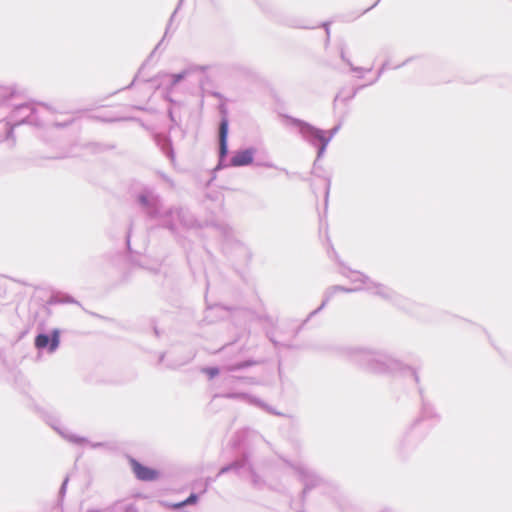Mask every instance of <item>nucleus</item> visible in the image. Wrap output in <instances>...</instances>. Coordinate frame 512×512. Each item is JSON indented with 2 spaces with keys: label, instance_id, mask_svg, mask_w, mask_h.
<instances>
[{
  "label": "nucleus",
  "instance_id": "3c124183",
  "mask_svg": "<svg viewBox=\"0 0 512 512\" xmlns=\"http://www.w3.org/2000/svg\"><path fill=\"white\" fill-rule=\"evenodd\" d=\"M302 28L304 29H309L310 27L309 26H301Z\"/></svg>",
  "mask_w": 512,
  "mask_h": 512
},
{
  "label": "nucleus",
  "instance_id": "6ab92c4d",
  "mask_svg": "<svg viewBox=\"0 0 512 512\" xmlns=\"http://www.w3.org/2000/svg\"><path fill=\"white\" fill-rule=\"evenodd\" d=\"M249 438H259L262 439V437L258 434H256L254 431H251L249 429L242 430L236 433L235 438L233 440V445L235 447H240L244 445V442L246 439Z\"/></svg>",
  "mask_w": 512,
  "mask_h": 512
},
{
  "label": "nucleus",
  "instance_id": "c9c22d12",
  "mask_svg": "<svg viewBox=\"0 0 512 512\" xmlns=\"http://www.w3.org/2000/svg\"><path fill=\"white\" fill-rule=\"evenodd\" d=\"M269 339L273 343L275 348H278V347H290L289 345L280 343L279 341L275 340L272 336H269Z\"/></svg>",
  "mask_w": 512,
  "mask_h": 512
},
{
  "label": "nucleus",
  "instance_id": "c85d7f7f",
  "mask_svg": "<svg viewBox=\"0 0 512 512\" xmlns=\"http://www.w3.org/2000/svg\"><path fill=\"white\" fill-rule=\"evenodd\" d=\"M175 13H176V11H175L173 14H175ZM173 17H174V15H172V16H171V18H170V21H169V24H168V26H167V28H166V31H165L164 37H163V38L161 39V41L156 45L155 49L151 52L150 57H152V56L154 55V53H155V52H156V51L161 47V45L163 44L164 39H165V37H166V36H167V34H168V31H169V28H170L171 22H172V20H173Z\"/></svg>",
  "mask_w": 512,
  "mask_h": 512
},
{
  "label": "nucleus",
  "instance_id": "7ed1b4c3",
  "mask_svg": "<svg viewBox=\"0 0 512 512\" xmlns=\"http://www.w3.org/2000/svg\"><path fill=\"white\" fill-rule=\"evenodd\" d=\"M159 226L169 230L172 234L178 233V227L192 229L198 227V220L185 207L171 206L161 212L157 219Z\"/></svg>",
  "mask_w": 512,
  "mask_h": 512
},
{
  "label": "nucleus",
  "instance_id": "f704fd0d",
  "mask_svg": "<svg viewBox=\"0 0 512 512\" xmlns=\"http://www.w3.org/2000/svg\"><path fill=\"white\" fill-rule=\"evenodd\" d=\"M340 57L341 59L347 64V65H351V61L349 58L346 57L345 55V49L344 47L341 48L340 50Z\"/></svg>",
  "mask_w": 512,
  "mask_h": 512
},
{
  "label": "nucleus",
  "instance_id": "de8ad7c7",
  "mask_svg": "<svg viewBox=\"0 0 512 512\" xmlns=\"http://www.w3.org/2000/svg\"><path fill=\"white\" fill-rule=\"evenodd\" d=\"M164 357H165V354H164V353H163V354H161V355H160V358H159V361H160V362H163Z\"/></svg>",
  "mask_w": 512,
  "mask_h": 512
},
{
  "label": "nucleus",
  "instance_id": "f257e3e1",
  "mask_svg": "<svg viewBox=\"0 0 512 512\" xmlns=\"http://www.w3.org/2000/svg\"><path fill=\"white\" fill-rule=\"evenodd\" d=\"M362 289H365L369 291L370 293L377 295L381 297L382 299L390 302L392 305L396 306L397 308L404 310L405 312L412 314L414 316H421V311L424 309V306L414 303L411 300L405 298L404 296L397 293L392 288L378 282H374L371 280L370 285L367 287L362 286H355L353 288H348L341 285H334L328 287L324 292V298L321 303V305L315 309L314 311L310 312L307 319L305 321H308L310 318L315 316L317 313H319L334 297V295L338 292H344V293H352L357 292Z\"/></svg>",
  "mask_w": 512,
  "mask_h": 512
},
{
  "label": "nucleus",
  "instance_id": "20e7f679",
  "mask_svg": "<svg viewBox=\"0 0 512 512\" xmlns=\"http://www.w3.org/2000/svg\"><path fill=\"white\" fill-rule=\"evenodd\" d=\"M419 394L421 397V409L420 415L418 418L414 420L411 424L409 430L405 433V436L400 444V449L402 453H405L408 448H413L420 441V438H416L414 435V430L423 422V421H438L439 415L435 411L433 405L424 397L423 390L419 387Z\"/></svg>",
  "mask_w": 512,
  "mask_h": 512
},
{
  "label": "nucleus",
  "instance_id": "ddd939ff",
  "mask_svg": "<svg viewBox=\"0 0 512 512\" xmlns=\"http://www.w3.org/2000/svg\"><path fill=\"white\" fill-rule=\"evenodd\" d=\"M47 423L65 440L76 445L90 444L92 448L104 447L103 442H89L85 437L78 436L69 432L67 429L60 426V421L56 417H49Z\"/></svg>",
  "mask_w": 512,
  "mask_h": 512
},
{
  "label": "nucleus",
  "instance_id": "37998d69",
  "mask_svg": "<svg viewBox=\"0 0 512 512\" xmlns=\"http://www.w3.org/2000/svg\"><path fill=\"white\" fill-rule=\"evenodd\" d=\"M126 241H127V247H128V249H130V232H128V234H127Z\"/></svg>",
  "mask_w": 512,
  "mask_h": 512
},
{
  "label": "nucleus",
  "instance_id": "ea45409f",
  "mask_svg": "<svg viewBox=\"0 0 512 512\" xmlns=\"http://www.w3.org/2000/svg\"><path fill=\"white\" fill-rule=\"evenodd\" d=\"M168 117H169L170 121H171L174 125H176V126H178V125H179V124L177 123V121H176V119H175V117H174L173 111H172L171 109H170V110H168Z\"/></svg>",
  "mask_w": 512,
  "mask_h": 512
},
{
  "label": "nucleus",
  "instance_id": "4c0bfd02",
  "mask_svg": "<svg viewBox=\"0 0 512 512\" xmlns=\"http://www.w3.org/2000/svg\"><path fill=\"white\" fill-rule=\"evenodd\" d=\"M60 302H62V303H76V300L72 296H70V295H65V297L63 299H61Z\"/></svg>",
  "mask_w": 512,
  "mask_h": 512
},
{
  "label": "nucleus",
  "instance_id": "4be33fe9",
  "mask_svg": "<svg viewBox=\"0 0 512 512\" xmlns=\"http://www.w3.org/2000/svg\"><path fill=\"white\" fill-rule=\"evenodd\" d=\"M253 405L265 410L266 412H268L270 414L277 415V416L282 415L280 412H277L273 407L269 406L268 404H266L264 401H262L261 399H259L257 397H255V399H253Z\"/></svg>",
  "mask_w": 512,
  "mask_h": 512
},
{
  "label": "nucleus",
  "instance_id": "f3484780",
  "mask_svg": "<svg viewBox=\"0 0 512 512\" xmlns=\"http://www.w3.org/2000/svg\"><path fill=\"white\" fill-rule=\"evenodd\" d=\"M340 127H341V125L338 124V125L334 126L332 129H330L329 131H325V143L319 149V155L316 157V159L313 163L312 173L316 174L315 171L318 167V161L323 157L328 144L333 139V137L338 133V131L340 130Z\"/></svg>",
  "mask_w": 512,
  "mask_h": 512
},
{
  "label": "nucleus",
  "instance_id": "0eeeda50",
  "mask_svg": "<svg viewBox=\"0 0 512 512\" xmlns=\"http://www.w3.org/2000/svg\"><path fill=\"white\" fill-rule=\"evenodd\" d=\"M249 459H250V452L246 449L243 450L241 455L238 458H236L230 464L223 466L219 470L218 476L228 473L230 471H233L239 475L242 474L244 471H247L250 475L252 485L258 489L262 488L264 485V481L254 471Z\"/></svg>",
  "mask_w": 512,
  "mask_h": 512
},
{
  "label": "nucleus",
  "instance_id": "49530a36",
  "mask_svg": "<svg viewBox=\"0 0 512 512\" xmlns=\"http://www.w3.org/2000/svg\"><path fill=\"white\" fill-rule=\"evenodd\" d=\"M264 166L268 167V168H273L274 167V165L272 163H265Z\"/></svg>",
  "mask_w": 512,
  "mask_h": 512
},
{
  "label": "nucleus",
  "instance_id": "c756f323",
  "mask_svg": "<svg viewBox=\"0 0 512 512\" xmlns=\"http://www.w3.org/2000/svg\"><path fill=\"white\" fill-rule=\"evenodd\" d=\"M389 68V62L388 61H385L382 66L379 68V70L377 71V75H376V78L370 83V84H374L375 82L378 81V79L382 76V74L384 73L385 70H387Z\"/></svg>",
  "mask_w": 512,
  "mask_h": 512
},
{
  "label": "nucleus",
  "instance_id": "9b49d317",
  "mask_svg": "<svg viewBox=\"0 0 512 512\" xmlns=\"http://www.w3.org/2000/svg\"><path fill=\"white\" fill-rule=\"evenodd\" d=\"M216 228L224 238V249L226 251H230L235 248L236 251L243 253L246 259H250L251 253L249 249L236 239L235 232L232 227L228 224L221 223L216 225Z\"/></svg>",
  "mask_w": 512,
  "mask_h": 512
},
{
  "label": "nucleus",
  "instance_id": "393cba45",
  "mask_svg": "<svg viewBox=\"0 0 512 512\" xmlns=\"http://www.w3.org/2000/svg\"><path fill=\"white\" fill-rule=\"evenodd\" d=\"M13 92L4 87H0V105L5 104L9 98L12 96Z\"/></svg>",
  "mask_w": 512,
  "mask_h": 512
},
{
  "label": "nucleus",
  "instance_id": "f8f14e48",
  "mask_svg": "<svg viewBox=\"0 0 512 512\" xmlns=\"http://www.w3.org/2000/svg\"><path fill=\"white\" fill-rule=\"evenodd\" d=\"M209 69L207 65L189 64L186 68L178 73H165L164 77L167 78L166 90L171 93L174 88L183 80L195 73H205Z\"/></svg>",
  "mask_w": 512,
  "mask_h": 512
},
{
  "label": "nucleus",
  "instance_id": "e433bc0d",
  "mask_svg": "<svg viewBox=\"0 0 512 512\" xmlns=\"http://www.w3.org/2000/svg\"><path fill=\"white\" fill-rule=\"evenodd\" d=\"M407 370H408V372L411 374V376L413 377L414 381H415L416 383H419V376H418V374H417L416 370H415V369H412V368H407Z\"/></svg>",
  "mask_w": 512,
  "mask_h": 512
},
{
  "label": "nucleus",
  "instance_id": "a878e982",
  "mask_svg": "<svg viewBox=\"0 0 512 512\" xmlns=\"http://www.w3.org/2000/svg\"><path fill=\"white\" fill-rule=\"evenodd\" d=\"M162 150L167 157H169L171 159L174 158V150H173L172 143L170 140L165 141V143L162 146Z\"/></svg>",
  "mask_w": 512,
  "mask_h": 512
},
{
  "label": "nucleus",
  "instance_id": "4468645a",
  "mask_svg": "<svg viewBox=\"0 0 512 512\" xmlns=\"http://www.w3.org/2000/svg\"><path fill=\"white\" fill-rule=\"evenodd\" d=\"M60 344V330L53 329L51 333L41 332L35 336L34 345L38 350H46L49 353L55 352Z\"/></svg>",
  "mask_w": 512,
  "mask_h": 512
},
{
  "label": "nucleus",
  "instance_id": "2f4dec72",
  "mask_svg": "<svg viewBox=\"0 0 512 512\" xmlns=\"http://www.w3.org/2000/svg\"><path fill=\"white\" fill-rule=\"evenodd\" d=\"M130 507L128 506H121V505H115L113 506L108 512H129Z\"/></svg>",
  "mask_w": 512,
  "mask_h": 512
},
{
  "label": "nucleus",
  "instance_id": "bb28decb",
  "mask_svg": "<svg viewBox=\"0 0 512 512\" xmlns=\"http://www.w3.org/2000/svg\"><path fill=\"white\" fill-rule=\"evenodd\" d=\"M198 495L195 493H191L183 502L179 503V506H187V505H193L198 501Z\"/></svg>",
  "mask_w": 512,
  "mask_h": 512
},
{
  "label": "nucleus",
  "instance_id": "473e14b6",
  "mask_svg": "<svg viewBox=\"0 0 512 512\" xmlns=\"http://www.w3.org/2000/svg\"><path fill=\"white\" fill-rule=\"evenodd\" d=\"M321 26L325 29L326 32V45H328L330 41V22H323Z\"/></svg>",
  "mask_w": 512,
  "mask_h": 512
},
{
  "label": "nucleus",
  "instance_id": "09e8293b",
  "mask_svg": "<svg viewBox=\"0 0 512 512\" xmlns=\"http://www.w3.org/2000/svg\"><path fill=\"white\" fill-rule=\"evenodd\" d=\"M154 332H155V334H156L157 336L159 335V331H158V329H157L156 327L154 328Z\"/></svg>",
  "mask_w": 512,
  "mask_h": 512
},
{
  "label": "nucleus",
  "instance_id": "a18cd8bd",
  "mask_svg": "<svg viewBox=\"0 0 512 512\" xmlns=\"http://www.w3.org/2000/svg\"><path fill=\"white\" fill-rule=\"evenodd\" d=\"M39 105L43 106L44 108H46V109H48V110H50V109H51V107H49V106H48L47 104H45V103H39Z\"/></svg>",
  "mask_w": 512,
  "mask_h": 512
},
{
  "label": "nucleus",
  "instance_id": "9d476101",
  "mask_svg": "<svg viewBox=\"0 0 512 512\" xmlns=\"http://www.w3.org/2000/svg\"><path fill=\"white\" fill-rule=\"evenodd\" d=\"M36 109L32 104L23 103L17 105L10 115V121L15 125L31 124L35 126L40 125V121L36 117Z\"/></svg>",
  "mask_w": 512,
  "mask_h": 512
},
{
  "label": "nucleus",
  "instance_id": "a211bd4d",
  "mask_svg": "<svg viewBox=\"0 0 512 512\" xmlns=\"http://www.w3.org/2000/svg\"><path fill=\"white\" fill-rule=\"evenodd\" d=\"M341 274L344 275L345 277H347L348 279H350L351 282H353V283L359 282L360 284L365 285V287L370 285V282H371V279L368 276H366L365 274H363L359 271L348 270L347 272L342 271Z\"/></svg>",
  "mask_w": 512,
  "mask_h": 512
},
{
  "label": "nucleus",
  "instance_id": "5701e85b",
  "mask_svg": "<svg viewBox=\"0 0 512 512\" xmlns=\"http://www.w3.org/2000/svg\"><path fill=\"white\" fill-rule=\"evenodd\" d=\"M68 482H69V477L66 476L60 486L59 493H58V498H59L58 501H59L60 505H62V503H63L64 497L66 494V490H67Z\"/></svg>",
  "mask_w": 512,
  "mask_h": 512
},
{
  "label": "nucleus",
  "instance_id": "7c9ffc66",
  "mask_svg": "<svg viewBox=\"0 0 512 512\" xmlns=\"http://www.w3.org/2000/svg\"><path fill=\"white\" fill-rule=\"evenodd\" d=\"M194 356H195V354H194V353H190V354L186 357V359H184V360H182V361H180V362H177V363H175V364H173V365H170V367H171V368H176V367L182 366V365H184V364L188 363L189 361H191V360L194 358Z\"/></svg>",
  "mask_w": 512,
  "mask_h": 512
},
{
  "label": "nucleus",
  "instance_id": "aec40b11",
  "mask_svg": "<svg viewBox=\"0 0 512 512\" xmlns=\"http://www.w3.org/2000/svg\"><path fill=\"white\" fill-rule=\"evenodd\" d=\"M217 397H223L226 399H239V400L246 401L252 405H253V399H255V396L250 395L245 392H228V393H224V394H215L213 396L214 399Z\"/></svg>",
  "mask_w": 512,
  "mask_h": 512
},
{
  "label": "nucleus",
  "instance_id": "b1692460",
  "mask_svg": "<svg viewBox=\"0 0 512 512\" xmlns=\"http://www.w3.org/2000/svg\"><path fill=\"white\" fill-rule=\"evenodd\" d=\"M17 126L18 125H15V123L12 121H8L6 123V139L7 140L11 139L13 142H15L14 129Z\"/></svg>",
  "mask_w": 512,
  "mask_h": 512
},
{
  "label": "nucleus",
  "instance_id": "1a4fd4ad",
  "mask_svg": "<svg viewBox=\"0 0 512 512\" xmlns=\"http://www.w3.org/2000/svg\"><path fill=\"white\" fill-rule=\"evenodd\" d=\"M137 203L150 220H157L162 212L163 203L160 195L150 189H144L137 195Z\"/></svg>",
  "mask_w": 512,
  "mask_h": 512
},
{
  "label": "nucleus",
  "instance_id": "6e6552de",
  "mask_svg": "<svg viewBox=\"0 0 512 512\" xmlns=\"http://www.w3.org/2000/svg\"><path fill=\"white\" fill-rule=\"evenodd\" d=\"M220 122L218 126V142H219V148H218V164L215 167L216 170L223 169L224 167H227L228 165L225 163L229 148H228V134H229V118H228V111L227 108L224 105L220 106Z\"/></svg>",
  "mask_w": 512,
  "mask_h": 512
},
{
  "label": "nucleus",
  "instance_id": "412c9836",
  "mask_svg": "<svg viewBox=\"0 0 512 512\" xmlns=\"http://www.w3.org/2000/svg\"><path fill=\"white\" fill-rule=\"evenodd\" d=\"M256 364H257V361L249 359V360L229 364L226 366V370L229 372H233V371L242 370V369L254 366Z\"/></svg>",
  "mask_w": 512,
  "mask_h": 512
},
{
  "label": "nucleus",
  "instance_id": "72a5a7b5",
  "mask_svg": "<svg viewBox=\"0 0 512 512\" xmlns=\"http://www.w3.org/2000/svg\"><path fill=\"white\" fill-rule=\"evenodd\" d=\"M349 67H350L351 71H353V72H363V71H365L364 68L358 67V66H354L352 63H351V65H349ZM371 70H372V68L366 69L367 72H369Z\"/></svg>",
  "mask_w": 512,
  "mask_h": 512
},
{
  "label": "nucleus",
  "instance_id": "79ce46f5",
  "mask_svg": "<svg viewBox=\"0 0 512 512\" xmlns=\"http://www.w3.org/2000/svg\"><path fill=\"white\" fill-rule=\"evenodd\" d=\"M409 61H410V59H407V60H405L404 62H402L401 64L394 66L393 68H394V69H398V68H400V67H402V66L406 65Z\"/></svg>",
  "mask_w": 512,
  "mask_h": 512
},
{
  "label": "nucleus",
  "instance_id": "dca6fc26",
  "mask_svg": "<svg viewBox=\"0 0 512 512\" xmlns=\"http://www.w3.org/2000/svg\"><path fill=\"white\" fill-rule=\"evenodd\" d=\"M256 149L254 147H248L243 150H238L231 157L229 166L232 167H245L253 163Z\"/></svg>",
  "mask_w": 512,
  "mask_h": 512
},
{
  "label": "nucleus",
  "instance_id": "2eb2a0df",
  "mask_svg": "<svg viewBox=\"0 0 512 512\" xmlns=\"http://www.w3.org/2000/svg\"><path fill=\"white\" fill-rule=\"evenodd\" d=\"M130 464L135 476L139 480L154 481L159 476V472L157 470L141 464L134 458H130Z\"/></svg>",
  "mask_w": 512,
  "mask_h": 512
},
{
  "label": "nucleus",
  "instance_id": "cd10ccee",
  "mask_svg": "<svg viewBox=\"0 0 512 512\" xmlns=\"http://www.w3.org/2000/svg\"><path fill=\"white\" fill-rule=\"evenodd\" d=\"M203 372L209 377V379H213L220 373V370L218 367H205L203 368Z\"/></svg>",
  "mask_w": 512,
  "mask_h": 512
},
{
  "label": "nucleus",
  "instance_id": "c03bdc74",
  "mask_svg": "<svg viewBox=\"0 0 512 512\" xmlns=\"http://www.w3.org/2000/svg\"><path fill=\"white\" fill-rule=\"evenodd\" d=\"M380 0H377L371 7H369L368 9H366L364 12H367L368 10L372 9L373 7H375L377 5V3L379 2Z\"/></svg>",
  "mask_w": 512,
  "mask_h": 512
},
{
  "label": "nucleus",
  "instance_id": "8fccbe9b",
  "mask_svg": "<svg viewBox=\"0 0 512 512\" xmlns=\"http://www.w3.org/2000/svg\"><path fill=\"white\" fill-rule=\"evenodd\" d=\"M134 81H135V79L132 81V83L130 85H128L127 88H131V86L133 85Z\"/></svg>",
  "mask_w": 512,
  "mask_h": 512
},
{
  "label": "nucleus",
  "instance_id": "39448f33",
  "mask_svg": "<svg viewBox=\"0 0 512 512\" xmlns=\"http://www.w3.org/2000/svg\"><path fill=\"white\" fill-rule=\"evenodd\" d=\"M284 119L287 121V125L297 129L303 140L316 148L317 157L320 147L325 143V130L290 115H284Z\"/></svg>",
  "mask_w": 512,
  "mask_h": 512
},
{
  "label": "nucleus",
  "instance_id": "58836bf2",
  "mask_svg": "<svg viewBox=\"0 0 512 512\" xmlns=\"http://www.w3.org/2000/svg\"><path fill=\"white\" fill-rule=\"evenodd\" d=\"M71 123H72V120L67 121V122H63V123H62V122H55L53 125H54L55 127H57V128H63V127L68 126V125H69V124H71Z\"/></svg>",
  "mask_w": 512,
  "mask_h": 512
},
{
  "label": "nucleus",
  "instance_id": "423d86ee",
  "mask_svg": "<svg viewBox=\"0 0 512 512\" xmlns=\"http://www.w3.org/2000/svg\"><path fill=\"white\" fill-rule=\"evenodd\" d=\"M291 467L298 475L299 481L304 488L301 493V500L304 501L307 493L313 488H321L323 491L328 487L327 481L320 477L315 470L303 463L291 464Z\"/></svg>",
  "mask_w": 512,
  "mask_h": 512
},
{
  "label": "nucleus",
  "instance_id": "a19ab883",
  "mask_svg": "<svg viewBox=\"0 0 512 512\" xmlns=\"http://www.w3.org/2000/svg\"><path fill=\"white\" fill-rule=\"evenodd\" d=\"M326 192H325V201L327 202L328 196H329V190L331 185V180L329 178L326 179Z\"/></svg>",
  "mask_w": 512,
  "mask_h": 512
},
{
  "label": "nucleus",
  "instance_id": "f03ea898",
  "mask_svg": "<svg viewBox=\"0 0 512 512\" xmlns=\"http://www.w3.org/2000/svg\"><path fill=\"white\" fill-rule=\"evenodd\" d=\"M346 353L350 361L374 374H392L403 369V364L383 350L349 347Z\"/></svg>",
  "mask_w": 512,
  "mask_h": 512
}]
</instances>
